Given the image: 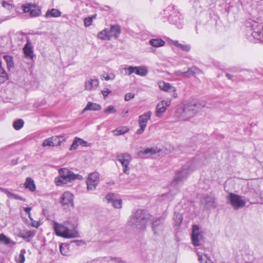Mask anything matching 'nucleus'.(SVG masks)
Returning <instances> with one entry per match:
<instances>
[{"mask_svg":"<svg viewBox=\"0 0 263 263\" xmlns=\"http://www.w3.org/2000/svg\"><path fill=\"white\" fill-rule=\"evenodd\" d=\"M205 164V159H200L198 158H195L193 160L187 162L182 166L181 170L176 173L172 184L174 185L179 184L186 179L193 171Z\"/></svg>","mask_w":263,"mask_h":263,"instance_id":"obj_1","label":"nucleus"},{"mask_svg":"<svg viewBox=\"0 0 263 263\" xmlns=\"http://www.w3.org/2000/svg\"><path fill=\"white\" fill-rule=\"evenodd\" d=\"M204 101L197 102L183 106L179 107L176 111V116L181 121H186L195 116V115L205 107Z\"/></svg>","mask_w":263,"mask_h":263,"instance_id":"obj_2","label":"nucleus"},{"mask_svg":"<svg viewBox=\"0 0 263 263\" xmlns=\"http://www.w3.org/2000/svg\"><path fill=\"white\" fill-rule=\"evenodd\" d=\"M153 216L143 210H138L129 217L128 224L140 230H144L147 223L152 220Z\"/></svg>","mask_w":263,"mask_h":263,"instance_id":"obj_3","label":"nucleus"},{"mask_svg":"<svg viewBox=\"0 0 263 263\" xmlns=\"http://www.w3.org/2000/svg\"><path fill=\"white\" fill-rule=\"evenodd\" d=\"M60 175L55 179L57 185L66 184L68 182L76 179H82V177L78 174L76 175L66 168H60L59 171Z\"/></svg>","mask_w":263,"mask_h":263,"instance_id":"obj_4","label":"nucleus"},{"mask_svg":"<svg viewBox=\"0 0 263 263\" xmlns=\"http://www.w3.org/2000/svg\"><path fill=\"white\" fill-rule=\"evenodd\" d=\"M53 228L55 234L59 236L70 238L77 237L78 236V233L75 230L69 229L66 226L57 222L54 223Z\"/></svg>","mask_w":263,"mask_h":263,"instance_id":"obj_5","label":"nucleus"},{"mask_svg":"<svg viewBox=\"0 0 263 263\" xmlns=\"http://www.w3.org/2000/svg\"><path fill=\"white\" fill-rule=\"evenodd\" d=\"M203 232L199 226L194 224L192 228L191 239L193 245L196 246H200L204 242Z\"/></svg>","mask_w":263,"mask_h":263,"instance_id":"obj_6","label":"nucleus"},{"mask_svg":"<svg viewBox=\"0 0 263 263\" xmlns=\"http://www.w3.org/2000/svg\"><path fill=\"white\" fill-rule=\"evenodd\" d=\"M228 202L230 203L235 210L242 208L246 205L245 200L240 195L230 193L227 197Z\"/></svg>","mask_w":263,"mask_h":263,"instance_id":"obj_7","label":"nucleus"},{"mask_svg":"<svg viewBox=\"0 0 263 263\" xmlns=\"http://www.w3.org/2000/svg\"><path fill=\"white\" fill-rule=\"evenodd\" d=\"M100 181V174L97 172L91 173L86 179L87 191H93L96 189Z\"/></svg>","mask_w":263,"mask_h":263,"instance_id":"obj_8","label":"nucleus"},{"mask_svg":"<svg viewBox=\"0 0 263 263\" xmlns=\"http://www.w3.org/2000/svg\"><path fill=\"white\" fill-rule=\"evenodd\" d=\"M117 160L122 164L124 173L129 174V164L132 160L131 156L127 153H122L117 155Z\"/></svg>","mask_w":263,"mask_h":263,"instance_id":"obj_9","label":"nucleus"},{"mask_svg":"<svg viewBox=\"0 0 263 263\" xmlns=\"http://www.w3.org/2000/svg\"><path fill=\"white\" fill-rule=\"evenodd\" d=\"M152 114V111H148L139 117L138 123L140 128L136 131L137 134L140 135L144 132L147 126V122L151 119Z\"/></svg>","mask_w":263,"mask_h":263,"instance_id":"obj_10","label":"nucleus"},{"mask_svg":"<svg viewBox=\"0 0 263 263\" xmlns=\"http://www.w3.org/2000/svg\"><path fill=\"white\" fill-rule=\"evenodd\" d=\"M152 230L154 234L161 235L164 230L163 218H159L154 220L152 222Z\"/></svg>","mask_w":263,"mask_h":263,"instance_id":"obj_11","label":"nucleus"},{"mask_svg":"<svg viewBox=\"0 0 263 263\" xmlns=\"http://www.w3.org/2000/svg\"><path fill=\"white\" fill-rule=\"evenodd\" d=\"M171 103V100H163L157 104L156 108V115L157 117L161 116L166 110Z\"/></svg>","mask_w":263,"mask_h":263,"instance_id":"obj_12","label":"nucleus"},{"mask_svg":"<svg viewBox=\"0 0 263 263\" xmlns=\"http://www.w3.org/2000/svg\"><path fill=\"white\" fill-rule=\"evenodd\" d=\"M105 199L108 203H110L114 208L120 209L122 208V200L120 199H117L114 194L109 193L105 197Z\"/></svg>","mask_w":263,"mask_h":263,"instance_id":"obj_13","label":"nucleus"},{"mask_svg":"<svg viewBox=\"0 0 263 263\" xmlns=\"http://www.w3.org/2000/svg\"><path fill=\"white\" fill-rule=\"evenodd\" d=\"M99 84L98 79L87 78L85 83V89L87 90H93L96 89Z\"/></svg>","mask_w":263,"mask_h":263,"instance_id":"obj_14","label":"nucleus"},{"mask_svg":"<svg viewBox=\"0 0 263 263\" xmlns=\"http://www.w3.org/2000/svg\"><path fill=\"white\" fill-rule=\"evenodd\" d=\"M61 202L63 205H70L73 206V196L69 192H64L61 197Z\"/></svg>","mask_w":263,"mask_h":263,"instance_id":"obj_15","label":"nucleus"},{"mask_svg":"<svg viewBox=\"0 0 263 263\" xmlns=\"http://www.w3.org/2000/svg\"><path fill=\"white\" fill-rule=\"evenodd\" d=\"M201 202L204 204L207 209L215 208L216 206L215 199L211 196L203 197L201 199Z\"/></svg>","mask_w":263,"mask_h":263,"instance_id":"obj_16","label":"nucleus"},{"mask_svg":"<svg viewBox=\"0 0 263 263\" xmlns=\"http://www.w3.org/2000/svg\"><path fill=\"white\" fill-rule=\"evenodd\" d=\"M23 51L26 58L31 59L33 58L34 55L32 50V47L29 39L27 40V43L23 48Z\"/></svg>","mask_w":263,"mask_h":263,"instance_id":"obj_17","label":"nucleus"},{"mask_svg":"<svg viewBox=\"0 0 263 263\" xmlns=\"http://www.w3.org/2000/svg\"><path fill=\"white\" fill-rule=\"evenodd\" d=\"M94 261L95 262H117L120 263L122 261V259L120 257H112L111 256H107L103 257H99L96 259H95Z\"/></svg>","mask_w":263,"mask_h":263,"instance_id":"obj_18","label":"nucleus"},{"mask_svg":"<svg viewBox=\"0 0 263 263\" xmlns=\"http://www.w3.org/2000/svg\"><path fill=\"white\" fill-rule=\"evenodd\" d=\"M2 6L6 9L13 12L12 13V15L11 16H7L4 19V21L9 20L11 18L14 17L16 15V14H17L16 10L15 7L12 4H10V3H8L7 2L4 1L2 2Z\"/></svg>","mask_w":263,"mask_h":263,"instance_id":"obj_19","label":"nucleus"},{"mask_svg":"<svg viewBox=\"0 0 263 263\" xmlns=\"http://www.w3.org/2000/svg\"><path fill=\"white\" fill-rule=\"evenodd\" d=\"M159 87L162 90L166 92L176 91V89L175 87L171 85L168 83L161 82L159 83Z\"/></svg>","mask_w":263,"mask_h":263,"instance_id":"obj_20","label":"nucleus"},{"mask_svg":"<svg viewBox=\"0 0 263 263\" xmlns=\"http://www.w3.org/2000/svg\"><path fill=\"white\" fill-rule=\"evenodd\" d=\"M62 12L58 9H48L45 14L46 18L52 17H58L61 16Z\"/></svg>","mask_w":263,"mask_h":263,"instance_id":"obj_21","label":"nucleus"},{"mask_svg":"<svg viewBox=\"0 0 263 263\" xmlns=\"http://www.w3.org/2000/svg\"><path fill=\"white\" fill-rule=\"evenodd\" d=\"M111 37L114 36L115 38H117L119 36L121 33V29L119 25H115L110 26V29L109 30Z\"/></svg>","mask_w":263,"mask_h":263,"instance_id":"obj_22","label":"nucleus"},{"mask_svg":"<svg viewBox=\"0 0 263 263\" xmlns=\"http://www.w3.org/2000/svg\"><path fill=\"white\" fill-rule=\"evenodd\" d=\"M101 109V107L99 104L97 103L89 102L85 107L82 110V113L84 112L87 110H94L97 111L100 110Z\"/></svg>","mask_w":263,"mask_h":263,"instance_id":"obj_23","label":"nucleus"},{"mask_svg":"<svg viewBox=\"0 0 263 263\" xmlns=\"http://www.w3.org/2000/svg\"><path fill=\"white\" fill-rule=\"evenodd\" d=\"M24 187L26 189H29L30 191L33 192L35 191L36 186L34 184L33 180L30 177H28L26 179L24 183Z\"/></svg>","mask_w":263,"mask_h":263,"instance_id":"obj_24","label":"nucleus"},{"mask_svg":"<svg viewBox=\"0 0 263 263\" xmlns=\"http://www.w3.org/2000/svg\"><path fill=\"white\" fill-rule=\"evenodd\" d=\"M98 38L102 40H110L111 35L109 30L105 28L100 32L97 35Z\"/></svg>","mask_w":263,"mask_h":263,"instance_id":"obj_25","label":"nucleus"},{"mask_svg":"<svg viewBox=\"0 0 263 263\" xmlns=\"http://www.w3.org/2000/svg\"><path fill=\"white\" fill-rule=\"evenodd\" d=\"M201 71L199 68L193 66L188 69L187 71H185L186 75L185 77L189 78L191 76L199 74L201 73Z\"/></svg>","mask_w":263,"mask_h":263,"instance_id":"obj_26","label":"nucleus"},{"mask_svg":"<svg viewBox=\"0 0 263 263\" xmlns=\"http://www.w3.org/2000/svg\"><path fill=\"white\" fill-rule=\"evenodd\" d=\"M135 73L141 77H145L148 73L147 68L145 66H136Z\"/></svg>","mask_w":263,"mask_h":263,"instance_id":"obj_27","label":"nucleus"},{"mask_svg":"<svg viewBox=\"0 0 263 263\" xmlns=\"http://www.w3.org/2000/svg\"><path fill=\"white\" fill-rule=\"evenodd\" d=\"M171 44H173L176 47L179 48L181 50L185 51H189L191 49V47L189 45H184L179 43L178 41H171Z\"/></svg>","mask_w":263,"mask_h":263,"instance_id":"obj_28","label":"nucleus"},{"mask_svg":"<svg viewBox=\"0 0 263 263\" xmlns=\"http://www.w3.org/2000/svg\"><path fill=\"white\" fill-rule=\"evenodd\" d=\"M151 45L155 47H160L165 45V42L161 39H153L149 41Z\"/></svg>","mask_w":263,"mask_h":263,"instance_id":"obj_29","label":"nucleus"},{"mask_svg":"<svg viewBox=\"0 0 263 263\" xmlns=\"http://www.w3.org/2000/svg\"><path fill=\"white\" fill-rule=\"evenodd\" d=\"M3 58L7 64L8 69L10 70L11 68L14 67V62L12 57L9 55H5Z\"/></svg>","mask_w":263,"mask_h":263,"instance_id":"obj_30","label":"nucleus"},{"mask_svg":"<svg viewBox=\"0 0 263 263\" xmlns=\"http://www.w3.org/2000/svg\"><path fill=\"white\" fill-rule=\"evenodd\" d=\"M173 198L174 197L172 194L170 192H167L166 193L162 194L159 196L158 200L159 201L162 202L163 201H171Z\"/></svg>","mask_w":263,"mask_h":263,"instance_id":"obj_31","label":"nucleus"},{"mask_svg":"<svg viewBox=\"0 0 263 263\" xmlns=\"http://www.w3.org/2000/svg\"><path fill=\"white\" fill-rule=\"evenodd\" d=\"M35 234L34 231L24 230L20 233V236L24 239L33 237Z\"/></svg>","mask_w":263,"mask_h":263,"instance_id":"obj_32","label":"nucleus"},{"mask_svg":"<svg viewBox=\"0 0 263 263\" xmlns=\"http://www.w3.org/2000/svg\"><path fill=\"white\" fill-rule=\"evenodd\" d=\"M128 130V128L126 126L120 127L114 130L112 133L115 136H120L126 133Z\"/></svg>","mask_w":263,"mask_h":263,"instance_id":"obj_33","label":"nucleus"},{"mask_svg":"<svg viewBox=\"0 0 263 263\" xmlns=\"http://www.w3.org/2000/svg\"><path fill=\"white\" fill-rule=\"evenodd\" d=\"M53 146H57L61 145V143L65 141V138L63 136H55L51 137Z\"/></svg>","mask_w":263,"mask_h":263,"instance_id":"obj_34","label":"nucleus"},{"mask_svg":"<svg viewBox=\"0 0 263 263\" xmlns=\"http://www.w3.org/2000/svg\"><path fill=\"white\" fill-rule=\"evenodd\" d=\"M8 79V74L2 66V62H0V82L4 83Z\"/></svg>","mask_w":263,"mask_h":263,"instance_id":"obj_35","label":"nucleus"},{"mask_svg":"<svg viewBox=\"0 0 263 263\" xmlns=\"http://www.w3.org/2000/svg\"><path fill=\"white\" fill-rule=\"evenodd\" d=\"M4 191L5 194H7V196L12 199H16V200H20L23 201H25L26 199L16 194H15L13 193H11L8 191L7 190H4Z\"/></svg>","mask_w":263,"mask_h":263,"instance_id":"obj_36","label":"nucleus"},{"mask_svg":"<svg viewBox=\"0 0 263 263\" xmlns=\"http://www.w3.org/2000/svg\"><path fill=\"white\" fill-rule=\"evenodd\" d=\"M26 253V251L24 249H22L20 254L16 256L15 260L17 263H24L25 260V254Z\"/></svg>","mask_w":263,"mask_h":263,"instance_id":"obj_37","label":"nucleus"},{"mask_svg":"<svg viewBox=\"0 0 263 263\" xmlns=\"http://www.w3.org/2000/svg\"><path fill=\"white\" fill-rule=\"evenodd\" d=\"M24 122L22 119H17L13 122V126L16 130H19L22 128L24 125Z\"/></svg>","mask_w":263,"mask_h":263,"instance_id":"obj_38","label":"nucleus"},{"mask_svg":"<svg viewBox=\"0 0 263 263\" xmlns=\"http://www.w3.org/2000/svg\"><path fill=\"white\" fill-rule=\"evenodd\" d=\"M173 219L175 222L176 223V225L179 226L182 222L183 217L181 214L175 212Z\"/></svg>","mask_w":263,"mask_h":263,"instance_id":"obj_39","label":"nucleus"},{"mask_svg":"<svg viewBox=\"0 0 263 263\" xmlns=\"http://www.w3.org/2000/svg\"><path fill=\"white\" fill-rule=\"evenodd\" d=\"M198 257V261L200 262L208 263L209 261H211L208 255L205 254H199L197 253Z\"/></svg>","mask_w":263,"mask_h":263,"instance_id":"obj_40","label":"nucleus"},{"mask_svg":"<svg viewBox=\"0 0 263 263\" xmlns=\"http://www.w3.org/2000/svg\"><path fill=\"white\" fill-rule=\"evenodd\" d=\"M96 18V15H93L91 16L86 17L84 20V26L85 27H89L92 24L93 19Z\"/></svg>","mask_w":263,"mask_h":263,"instance_id":"obj_41","label":"nucleus"},{"mask_svg":"<svg viewBox=\"0 0 263 263\" xmlns=\"http://www.w3.org/2000/svg\"><path fill=\"white\" fill-rule=\"evenodd\" d=\"M140 153L143 155L151 156L156 154L157 152L156 149L154 148H147L144 151L141 152Z\"/></svg>","mask_w":263,"mask_h":263,"instance_id":"obj_42","label":"nucleus"},{"mask_svg":"<svg viewBox=\"0 0 263 263\" xmlns=\"http://www.w3.org/2000/svg\"><path fill=\"white\" fill-rule=\"evenodd\" d=\"M40 14L41 10L39 9L36 8L34 5H32L30 12V15L31 16H39Z\"/></svg>","mask_w":263,"mask_h":263,"instance_id":"obj_43","label":"nucleus"},{"mask_svg":"<svg viewBox=\"0 0 263 263\" xmlns=\"http://www.w3.org/2000/svg\"><path fill=\"white\" fill-rule=\"evenodd\" d=\"M0 242H2L5 245H9L12 242V241L6 235L3 234H0Z\"/></svg>","mask_w":263,"mask_h":263,"instance_id":"obj_44","label":"nucleus"},{"mask_svg":"<svg viewBox=\"0 0 263 263\" xmlns=\"http://www.w3.org/2000/svg\"><path fill=\"white\" fill-rule=\"evenodd\" d=\"M68 246L66 245L61 244L60 246V250L61 254L63 255H67L68 252Z\"/></svg>","mask_w":263,"mask_h":263,"instance_id":"obj_45","label":"nucleus"},{"mask_svg":"<svg viewBox=\"0 0 263 263\" xmlns=\"http://www.w3.org/2000/svg\"><path fill=\"white\" fill-rule=\"evenodd\" d=\"M103 78L106 81L114 80L116 78V74L114 73H110L109 74H104L103 75Z\"/></svg>","mask_w":263,"mask_h":263,"instance_id":"obj_46","label":"nucleus"},{"mask_svg":"<svg viewBox=\"0 0 263 263\" xmlns=\"http://www.w3.org/2000/svg\"><path fill=\"white\" fill-rule=\"evenodd\" d=\"M43 146H53V144L52 140H51V137L46 139L44 140L43 144Z\"/></svg>","mask_w":263,"mask_h":263,"instance_id":"obj_47","label":"nucleus"},{"mask_svg":"<svg viewBox=\"0 0 263 263\" xmlns=\"http://www.w3.org/2000/svg\"><path fill=\"white\" fill-rule=\"evenodd\" d=\"M80 145L79 141L78 140V137H76L70 147V150L72 151L76 149Z\"/></svg>","mask_w":263,"mask_h":263,"instance_id":"obj_48","label":"nucleus"},{"mask_svg":"<svg viewBox=\"0 0 263 263\" xmlns=\"http://www.w3.org/2000/svg\"><path fill=\"white\" fill-rule=\"evenodd\" d=\"M33 5H31L30 4H27L26 5H22V7L23 9V10L24 12L27 13V12H30L31 8L32 7Z\"/></svg>","mask_w":263,"mask_h":263,"instance_id":"obj_49","label":"nucleus"},{"mask_svg":"<svg viewBox=\"0 0 263 263\" xmlns=\"http://www.w3.org/2000/svg\"><path fill=\"white\" fill-rule=\"evenodd\" d=\"M116 112V110L114 106L109 105L107 107V108L104 110V112L109 114H114Z\"/></svg>","mask_w":263,"mask_h":263,"instance_id":"obj_50","label":"nucleus"},{"mask_svg":"<svg viewBox=\"0 0 263 263\" xmlns=\"http://www.w3.org/2000/svg\"><path fill=\"white\" fill-rule=\"evenodd\" d=\"M135 70H136V66H129L128 68H127V73L126 74L127 75H131L133 73H135Z\"/></svg>","mask_w":263,"mask_h":263,"instance_id":"obj_51","label":"nucleus"},{"mask_svg":"<svg viewBox=\"0 0 263 263\" xmlns=\"http://www.w3.org/2000/svg\"><path fill=\"white\" fill-rule=\"evenodd\" d=\"M29 219L31 220V225L32 227L37 228L40 226V224L38 221L34 220L31 217H30Z\"/></svg>","mask_w":263,"mask_h":263,"instance_id":"obj_52","label":"nucleus"},{"mask_svg":"<svg viewBox=\"0 0 263 263\" xmlns=\"http://www.w3.org/2000/svg\"><path fill=\"white\" fill-rule=\"evenodd\" d=\"M135 97V95L133 93H127L125 95V101H129L130 99L134 98Z\"/></svg>","mask_w":263,"mask_h":263,"instance_id":"obj_53","label":"nucleus"},{"mask_svg":"<svg viewBox=\"0 0 263 263\" xmlns=\"http://www.w3.org/2000/svg\"><path fill=\"white\" fill-rule=\"evenodd\" d=\"M78 140L79 141V144H80V145H82L83 146H87V142L84 141V140L78 137Z\"/></svg>","mask_w":263,"mask_h":263,"instance_id":"obj_54","label":"nucleus"},{"mask_svg":"<svg viewBox=\"0 0 263 263\" xmlns=\"http://www.w3.org/2000/svg\"><path fill=\"white\" fill-rule=\"evenodd\" d=\"M24 210L25 212L28 215L29 218H30L31 215H30V211L31 210V208L30 207H26L24 208Z\"/></svg>","mask_w":263,"mask_h":263,"instance_id":"obj_55","label":"nucleus"},{"mask_svg":"<svg viewBox=\"0 0 263 263\" xmlns=\"http://www.w3.org/2000/svg\"><path fill=\"white\" fill-rule=\"evenodd\" d=\"M175 74L176 76H182L185 77L186 73H185V71H181L180 70H178V71H175Z\"/></svg>","mask_w":263,"mask_h":263,"instance_id":"obj_56","label":"nucleus"},{"mask_svg":"<svg viewBox=\"0 0 263 263\" xmlns=\"http://www.w3.org/2000/svg\"><path fill=\"white\" fill-rule=\"evenodd\" d=\"M119 71L121 74L126 75L127 73V68L123 67L119 69Z\"/></svg>","mask_w":263,"mask_h":263,"instance_id":"obj_57","label":"nucleus"},{"mask_svg":"<svg viewBox=\"0 0 263 263\" xmlns=\"http://www.w3.org/2000/svg\"><path fill=\"white\" fill-rule=\"evenodd\" d=\"M111 92L110 90H102V95L104 96V97H107V95Z\"/></svg>","mask_w":263,"mask_h":263,"instance_id":"obj_58","label":"nucleus"},{"mask_svg":"<svg viewBox=\"0 0 263 263\" xmlns=\"http://www.w3.org/2000/svg\"><path fill=\"white\" fill-rule=\"evenodd\" d=\"M242 4L246 5L250 3V0H239Z\"/></svg>","mask_w":263,"mask_h":263,"instance_id":"obj_59","label":"nucleus"},{"mask_svg":"<svg viewBox=\"0 0 263 263\" xmlns=\"http://www.w3.org/2000/svg\"><path fill=\"white\" fill-rule=\"evenodd\" d=\"M173 92V97L175 98H177L178 96V94L176 91H172Z\"/></svg>","mask_w":263,"mask_h":263,"instance_id":"obj_60","label":"nucleus"},{"mask_svg":"<svg viewBox=\"0 0 263 263\" xmlns=\"http://www.w3.org/2000/svg\"><path fill=\"white\" fill-rule=\"evenodd\" d=\"M226 77H227V78H228V79H229L230 80H231L232 79V75L229 74V73H227L226 74Z\"/></svg>","mask_w":263,"mask_h":263,"instance_id":"obj_61","label":"nucleus"},{"mask_svg":"<svg viewBox=\"0 0 263 263\" xmlns=\"http://www.w3.org/2000/svg\"><path fill=\"white\" fill-rule=\"evenodd\" d=\"M169 20H170V21H172V16H170L169 17Z\"/></svg>","mask_w":263,"mask_h":263,"instance_id":"obj_62","label":"nucleus"},{"mask_svg":"<svg viewBox=\"0 0 263 263\" xmlns=\"http://www.w3.org/2000/svg\"><path fill=\"white\" fill-rule=\"evenodd\" d=\"M2 21H0V24L2 23Z\"/></svg>","mask_w":263,"mask_h":263,"instance_id":"obj_63","label":"nucleus"}]
</instances>
